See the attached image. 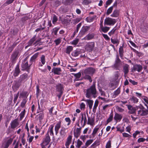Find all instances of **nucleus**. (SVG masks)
Returning <instances> with one entry per match:
<instances>
[{"label": "nucleus", "mask_w": 148, "mask_h": 148, "mask_svg": "<svg viewBox=\"0 0 148 148\" xmlns=\"http://www.w3.org/2000/svg\"><path fill=\"white\" fill-rule=\"evenodd\" d=\"M19 92H18L17 94H14V103H15L19 96Z\"/></svg>", "instance_id": "864d4df0"}, {"label": "nucleus", "mask_w": 148, "mask_h": 148, "mask_svg": "<svg viewBox=\"0 0 148 148\" xmlns=\"http://www.w3.org/2000/svg\"><path fill=\"white\" fill-rule=\"evenodd\" d=\"M111 147V141L109 140L106 143V148H110Z\"/></svg>", "instance_id": "4d7b16f0"}, {"label": "nucleus", "mask_w": 148, "mask_h": 148, "mask_svg": "<svg viewBox=\"0 0 148 148\" xmlns=\"http://www.w3.org/2000/svg\"><path fill=\"white\" fill-rule=\"evenodd\" d=\"M113 114L111 113L108 119L107 120V123H108L111 122L113 120Z\"/></svg>", "instance_id": "a19ab883"}, {"label": "nucleus", "mask_w": 148, "mask_h": 148, "mask_svg": "<svg viewBox=\"0 0 148 148\" xmlns=\"http://www.w3.org/2000/svg\"><path fill=\"white\" fill-rule=\"evenodd\" d=\"M122 135L123 137L125 138H130L131 137V135L125 132L122 133Z\"/></svg>", "instance_id": "6e6d98bb"}, {"label": "nucleus", "mask_w": 148, "mask_h": 148, "mask_svg": "<svg viewBox=\"0 0 148 148\" xmlns=\"http://www.w3.org/2000/svg\"><path fill=\"white\" fill-rule=\"evenodd\" d=\"M28 78L27 74L25 73L20 76L19 81L20 82H24L26 81Z\"/></svg>", "instance_id": "ddd939ff"}, {"label": "nucleus", "mask_w": 148, "mask_h": 148, "mask_svg": "<svg viewBox=\"0 0 148 148\" xmlns=\"http://www.w3.org/2000/svg\"><path fill=\"white\" fill-rule=\"evenodd\" d=\"M56 88L57 90L60 92L61 95L62 93V90L63 89V87L62 86L61 84H59L56 86Z\"/></svg>", "instance_id": "c85d7f7f"}, {"label": "nucleus", "mask_w": 148, "mask_h": 148, "mask_svg": "<svg viewBox=\"0 0 148 148\" xmlns=\"http://www.w3.org/2000/svg\"><path fill=\"white\" fill-rule=\"evenodd\" d=\"M21 85V82H20L19 81L18 82H16L14 85L13 86V87L14 88H15L16 90L18 89L19 87Z\"/></svg>", "instance_id": "72a5a7b5"}, {"label": "nucleus", "mask_w": 148, "mask_h": 148, "mask_svg": "<svg viewBox=\"0 0 148 148\" xmlns=\"http://www.w3.org/2000/svg\"><path fill=\"white\" fill-rule=\"evenodd\" d=\"M110 106V105L107 104L103 106V110L106 111L107 109L109 108Z\"/></svg>", "instance_id": "774afa93"}, {"label": "nucleus", "mask_w": 148, "mask_h": 148, "mask_svg": "<svg viewBox=\"0 0 148 148\" xmlns=\"http://www.w3.org/2000/svg\"><path fill=\"white\" fill-rule=\"evenodd\" d=\"M13 140V138H7L6 140L3 143V148H8L12 143Z\"/></svg>", "instance_id": "39448f33"}, {"label": "nucleus", "mask_w": 148, "mask_h": 148, "mask_svg": "<svg viewBox=\"0 0 148 148\" xmlns=\"http://www.w3.org/2000/svg\"><path fill=\"white\" fill-rule=\"evenodd\" d=\"M39 53L37 52L34 54L31 58L30 61L33 62H34L35 61V60L38 57Z\"/></svg>", "instance_id": "a878e982"}, {"label": "nucleus", "mask_w": 148, "mask_h": 148, "mask_svg": "<svg viewBox=\"0 0 148 148\" xmlns=\"http://www.w3.org/2000/svg\"><path fill=\"white\" fill-rule=\"evenodd\" d=\"M111 40L112 42L114 44L118 43L119 42L118 40H117L111 38Z\"/></svg>", "instance_id": "338daca9"}, {"label": "nucleus", "mask_w": 148, "mask_h": 148, "mask_svg": "<svg viewBox=\"0 0 148 148\" xmlns=\"http://www.w3.org/2000/svg\"><path fill=\"white\" fill-rule=\"evenodd\" d=\"M142 69V67L140 65L136 64L134 65L132 69V71L134 72L137 71L138 72H140Z\"/></svg>", "instance_id": "f8f14e48"}, {"label": "nucleus", "mask_w": 148, "mask_h": 148, "mask_svg": "<svg viewBox=\"0 0 148 148\" xmlns=\"http://www.w3.org/2000/svg\"><path fill=\"white\" fill-rule=\"evenodd\" d=\"M48 132L46 134L45 137L44 138L42 143L41 144L42 148H46V146L49 144L50 141V137L49 135Z\"/></svg>", "instance_id": "f03ea898"}, {"label": "nucleus", "mask_w": 148, "mask_h": 148, "mask_svg": "<svg viewBox=\"0 0 148 148\" xmlns=\"http://www.w3.org/2000/svg\"><path fill=\"white\" fill-rule=\"evenodd\" d=\"M83 75H84V78L85 79L88 80L90 82H92V79L91 77L89 75L84 74L83 73Z\"/></svg>", "instance_id": "7c9ffc66"}, {"label": "nucleus", "mask_w": 148, "mask_h": 148, "mask_svg": "<svg viewBox=\"0 0 148 148\" xmlns=\"http://www.w3.org/2000/svg\"><path fill=\"white\" fill-rule=\"evenodd\" d=\"M119 15L118 11L117 10H114L112 14L111 15V16L113 17H116Z\"/></svg>", "instance_id": "e433bc0d"}, {"label": "nucleus", "mask_w": 148, "mask_h": 148, "mask_svg": "<svg viewBox=\"0 0 148 148\" xmlns=\"http://www.w3.org/2000/svg\"><path fill=\"white\" fill-rule=\"evenodd\" d=\"M99 103L98 101L96 100L95 101L94 106L93 108V112H95Z\"/></svg>", "instance_id": "f704fd0d"}, {"label": "nucleus", "mask_w": 148, "mask_h": 148, "mask_svg": "<svg viewBox=\"0 0 148 148\" xmlns=\"http://www.w3.org/2000/svg\"><path fill=\"white\" fill-rule=\"evenodd\" d=\"M138 110V114L139 116H144L148 114V111L146 110H144L143 106H139V109Z\"/></svg>", "instance_id": "20e7f679"}, {"label": "nucleus", "mask_w": 148, "mask_h": 148, "mask_svg": "<svg viewBox=\"0 0 148 148\" xmlns=\"http://www.w3.org/2000/svg\"><path fill=\"white\" fill-rule=\"evenodd\" d=\"M94 37V35L93 34H89L86 36V39L87 40H89L92 39Z\"/></svg>", "instance_id": "58836bf2"}, {"label": "nucleus", "mask_w": 148, "mask_h": 148, "mask_svg": "<svg viewBox=\"0 0 148 148\" xmlns=\"http://www.w3.org/2000/svg\"><path fill=\"white\" fill-rule=\"evenodd\" d=\"M116 128L117 129V131H119L121 133H122L124 131V130L123 128L121 129V128L120 126H118L117 127H116Z\"/></svg>", "instance_id": "5fc2aeb1"}, {"label": "nucleus", "mask_w": 148, "mask_h": 148, "mask_svg": "<svg viewBox=\"0 0 148 148\" xmlns=\"http://www.w3.org/2000/svg\"><path fill=\"white\" fill-rule=\"evenodd\" d=\"M37 118L40 121L41 120L43 119L44 117V113L42 111L39 113L36 116Z\"/></svg>", "instance_id": "bb28decb"}, {"label": "nucleus", "mask_w": 148, "mask_h": 148, "mask_svg": "<svg viewBox=\"0 0 148 148\" xmlns=\"http://www.w3.org/2000/svg\"><path fill=\"white\" fill-rule=\"evenodd\" d=\"M120 90L119 88H118L114 92V95L115 96L118 95L120 93Z\"/></svg>", "instance_id": "13d9d810"}, {"label": "nucleus", "mask_w": 148, "mask_h": 148, "mask_svg": "<svg viewBox=\"0 0 148 148\" xmlns=\"http://www.w3.org/2000/svg\"><path fill=\"white\" fill-rule=\"evenodd\" d=\"M89 29V27L87 26H85L82 27V29L81 31L82 32H83L85 33V32L88 31Z\"/></svg>", "instance_id": "c03bdc74"}, {"label": "nucleus", "mask_w": 148, "mask_h": 148, "mask_svg": "<svg viewBox=\"0 0 148 148\" xmlns=\"http://www.w3.org/2000/svg\"><path fill=\"white\" fill-rule=\"evenodd\" d=\"M142 99L144 101V103L145 104H148V98L145 96H143L142 97Z\"/></svg>", "instance_id": "09e8293b"}, {"label": "nucleus", "mask_w": 148, "mask_h": 148, "mask_svg": "<svg viewBox=\"0 0 148 148\" xmlns=\"http://www.w3.org/2000/svg\"><path fill=\"white\" fill-rule=\"evenodd\" d=\"M140 132L138 131H136L135 133H134L133 134V136L134 138H135L136 137L137 135L139 134L140 133Z\"/></svg>", "instance_id": "69168bd1"}, {"label": "nucleus", "mask_w": 148, "mask_h": 148, "mask_svg": "<svg viewBox=\"0 0 148 148\" xmlns=\"http://www.w3.org/2000/svg\"><path fill=\"white\" fill-rule=\"evenodd\" d=\"M95 46V43L93 42H90L88 43L86 46V49L90 51L92 50Z\"/></svg>", "instance_id": "9b49d317"}, {"label": "nucleus", "mask_w": 148, "mask_h": 148, "mask_svg": "<svg viewBox=\"0 0 148 148\" xmlns=\"http://www.w3.org/2000/svg\"><path fill=\"white\" fill-rule=\"evenodd\" d=\"M81 128H77L74 131V136L76 138L80 135Z\"/></svg>", "instance_id": "f3484780"}, {"label": "nucleus", "mask_w": 148, "mask_h": 148, "mask_svg": "<svg viewBox=\"0 0 148 148\" xmlns=\"http://www.w3.org/2000/svg\"><path fill=\"white\" fill-rule=\"evenodd\" d=\"M61 38H59L56 40H55L54 42L55 43L56 45H57L59 44L61 41Z\"/></svg>", "instance_id": "3c124183"}, {"label": "nucleus", "mask_w": 148, "mask_h": 148, "mask_svg": "<svg viewBox=\"0 0 148 148\" xmlns=\"http://www.w3.org/2000/svg\"><path fill=\"white\" fill-rule=\"evenodd\" d=\"M65 120L66 122L68 123L67 124V125H69L71 122V121L69 118L66 117L65 118Z\"/></svg>", "instance_id": "bf43d9fd"}, {"label": "nucleus", "mask_w": 148, "mask_h": 148, "mask_svg": "<svg viewBox=\"0 0 148 148\" xmlns=\"http://www.w3.org/2000/svg\"><path fill=\"white\" fill-rule=\"evenodd\" d=\"M79 54V52L77 51H74L71 53V55L72 56L74 57L77 56Z\"/></svg>", "instance_id": "37998d69"}, {"label": "nucleus", "mask_w": 148, "mask_h": 148, "mask_svg": "<svg viewBox=\"0 0 148 148\" xmlns=\"http://www.w3.org/2000/svg\"><path fill=\"white\" fill-rule=\"evenodd\" d=\"M25 113V110H24L20 114V119L21 120L24 117Z\"/></svg>", "instance_id": "603ef678"}, {"label": "nucleus", "mask_w": 148, "mask_h": 148, "mask_svg": "<svg viewBox=\"0 0 148 148\" xmlns=\"http://www.w3.org/2000/svg\"><path fill=\"white\" fill-rule=\"evenodd\" d=\"M20 71L18 66H17L15 70L13 71V75L15 77L19 75Z\"/></svg>", "instance_id": "412c9836"}, {"label": "nucleus", "mask_w": 148, "mask_h": 148, "mask_svg": "<svg viewBox=\"0 0 148 148\" xmlns=\"http://www.w3.org/2000/svg\"><path fill=\"white\" fill-rule=\"evenodd\" d=\"M95 120L92 117H88L87 123L91 126H93L95 124Z\"/></svg>", "instance_id": "5701e85b"}, {"label": "nucleus", "mask_w": 148, "mask_h": 148, "mask_svg": "<svg viewBox=\"0 0 148 148\" xmlns=\"http://www.w3.org/2000/svg\"><path fill=\"white\" fill-rule=\"evenodd\" d=\"M127 106L129 110V113L132 114L135 113L136 111L138 110L139 108V106L133 107L131 105H127Z\"/></svg>", "instance_id": "423d86ee"}, {"label": "nucleus", "mask_w": 148, "mask_h": 148, "mask_svg": "<svg viewBox=\"0 0 148 148\" xmlns=\"http://www.w3.org/2000/svg\"><path fill=\"white\" fill-rule=\"evenodd\" d=\"M27 101L26 99H23L21 103V106L22 107H23L26 103Z\"/></svg>", "instance_id": "680f3d73"}, {"label": "nucleus", "mask_w": 148, "mask_h": 148, "mask_svg": "<svg viewBox=\"0 0 148 148\" xmlns=\"http://www.w3.org/2000/svg\"><path fill=\"white\" fill-rule=\"evenodd\" d=\"M82 100L86 102L87 105L88 106L90 110L92 109L93 103V101L92 100L90 99L84 100L83 99Z\"/></svg>", "instance_id": "2eb2a0df"}, {"label": "nucleus", "mask_w": 148, "mask_h": 148, "mask_svg": "<svg viewBox=\"0 0 148 148\" xmlns=\"http://www.w3.org/2000/svg\"><path fill=\"white\" fill-rule=\"evenodd\" d=\"M115 19L108 17L106 18L104 20V24L109 25H113L116 23Z\"/></svg>", "instance_id": "7ed1b4c3"}, {"label": "nucleus", "mask_w": 148, "mask_h": 148, "mask_svg": "<svg viewBox=\"0 0 148 148\" xmlns=\"http://www.w3.org/2000/svg\"><path fill=\"white\" fill-rule=\"evenodd\" d=\"M84 121V125L86 123L87 120L86 116L85 114H82V117L81 122L82 123L83 121Z\"/></svg>", "instance_id": "b1692460"}, {"label": "nucleus", "mask_w": 148, "mask_h": 148, "mask_svg": "<svg viewBox=\"0 0 148 148\" xmlns=\"http://www.w3.org/2000/svg\"><path fill=\"white\" fill-rule=\"evenodd\" d=\"M131 128L130 126H128L126 127L125 130L126 131L130 133V131H131Z\"/></svg>", "instance_id": "0e129e2a"}, {"label": "nucleus", "mask_w": 148, "mask_h": 148, "mask_svg": "<svg viewBox=\"0 0 148 148\" xmlns=\"http://www.w3.org/2000/svg\"><path fill=\"white\" fill-rule=\"evenodd\" d=\"M60 28L58 27H56L53 29L52 33H53L55 35H57V32L59 29Z\"/></svg>", "instance_id": "8fccbe9b"}, {"label": "nucleus", "mask_w": 148, "mask_h": 148, "mask_svg": "<svg viewBox=\"0 0 148 148\" xmlns=\"http://www.w3.org/2000/svg\"><path fill=\"white\" fill-rule=\"evenodd\" d=\"M122 118V116L121 114H119L117 113L115 114L114 116V119L116 122H119Z\"/></svg>", "instance_id": "a211bd4d"}, {"label": "nucleus", "mask_w": 148, "mask_h": 148, "mask_svg": "<svg viewBox=\"0 0 148 148\" xmlns=\"http://www.w3.org/2000/svg\"><path fill=\"white\" fill-rule=\"evenodd\" d=\"M53 126L52 125H50L49 127V131L50 132V134L51 136L53 135Z\"/></svg>", "instance_id": "c9c22d12"}, {"label": "nucleus", "mask_w": 148, "mask_h": 148, "mask_svg": "<svg viewBox=\"0 0 148 148\" xmlns=\"http://www.w3.org/2000/svg\"><path fill=\"white\" fill-rule=\"evenodd\" d=\"M40 61L42 64L40 62L38 64V66H42L43 65H44L45 62V56L44 55H42L40 58Z\"/></svg>", "instance_id": "aec40b11"}, {"label": "nucleus", "mask_w": 148, "mask_h": 148, "mask_svg": "<svg viewBox=\"0 0 148 148\" xmlns=\"http://www.w3.org/2000/svg\"><path fill=\"white\" fill-rule=\"evenodd\" d=\"M121 77L122 76H121L120 73L117 71L114 73L113 79L114 81L118 83L120 81Z\"/></svg>", "instance_id": "0eeeda50"}, {"label": "nucleus", "mask_w": 148, "mask_h": 148, "mask_svg": "<svg viewBox=\"0 0 148 148\" xmlns=\"http://www.w3.org/2000/svg\"><path fill=\"white\" fill-rule=\"evenodd\" d=\"M99 127L98 126H96L94 129L92 134L93 137H94L95 134L99 130Z\"/></svg>", "instance_id": "cd10ccee"}, {"label": "nucleus", "mask_w": 148, "mask_h": 148, "mask_svg": "<svg viewBox=\"0 0 148 148\" xmlns=\"http://www.w3.org/2000/svg\"><path fill=\"white\" fill-rule=\"evenodd\" d=\"M61 127V122H58L56 124L55 126V130L56 132V134L58 133V131Z\"/></svg>", "instance_id": "393cba45"}, {"label": "nucleus", "mask_w": 148, "mask_h": 148, "mask_svg": "<svg viewBox=\"0 0 148 148\" xmlns=\"http://www.w3.org/2000/svg\"><path fill=\"white\" fill-rule=\"evenodd\" d=\"M73 50V47L72 46H68L66 50V53L67 54H70L71 52Z\"/></svg>", "instance_id": "473e14b6"}, {"label": "nucleus", "mask_w": 148, "mask_h": 148, "mask_svg": "<svg viewBox=\"0 0 148 148\" xmlns=\"http://www.w3.org/2000/svg\"><path fill=\"white\" fill-rule=\"evenodd\" d=\"M129 66L126 64L124 65L123 68V71L124 73V76L126 77L127 74L128 73L129 71Z\"/></svg>", "instance_id": "dca6fc26"}, {"label": "nucleus", "mask_w": 148, "mask_h": 148, "mask_svg": "<svg viewBox=\"0 0 148 148\" xmlns=\"http://www.w3.org/2000/svg\"><path fill=\"white\" fill-rule=\"evenodd\" d=\"M130 100L132 103H136L138 102V99L136 97L132 96L130 98Z\"/></svg>", "instance_id": "c756f323"}, {"label": "nucleus", "mask_w": 148, "mask_h": 148, "mask_svg": "<svg viewBox=\"0 0 148 148\" xmlns=\"http://www.w3.org/2000/svg\"><path fill=\"white\" fill-rule=\"evenodd\" d=\"M80 108L82 110H84L86 106L85 104L83 103H81L80 104Z\"/></svg>", "instance_id": "052dcab7"}, {"label": "nucleus", "mask_w": 148, "mask_h": 148, "mask_svg": "<svg viewBox=\"0 0 148 148\" xmlns=\"http://www.w3.org/2000/svg\"><path fill=\"white\" fill-rule=\"evenodd\" d=\"M79 42V39L76 38L75 40L70 42V44L74 45H76L78 44Z\"/></svg>", "instance_id": "4c0bfd02"}, {"label": "nucleus", "mask_w": 148, "mask_h": 148, "mask_svg": "<svg viewBox=\"0 0 148 148\" xmlns=\"http://www.w3.org/2000/svg\"><path fill=\"white\" fill-rule=\"evenodd\" d=\"M35 36L33 37L29 42L28 45L29 46L31 45L36 40Z\"/></svg>", "instance_id": "79ce46f5"}, {"label": "nucleus", "mask_w": 148, "mask_h": 148, "mask_svg": "<svg viewBox=\"0 0 148 148\" xmlns=\"http://www.w3.org/2000/svg\"><path fill=\"white\" fill-rule=\"evenodd\" d=\"M27 57L25 58L22 62L21 66L23 70L27 69L29 68V66L28 65L27 60Z\"/></svg>", "instance_id": "6e6552de"}, {"label": "nucleus", "mask_w": 148, "mask_h": 148, "mask_svg": "<svg viewBox=\"0 0 148 148\" xmlns=\"http://www.w3.org/2000/svg\"><path fill=\"white\" fill-rule=\"evenodd\" d=\"M19 125V123L16 119L12 121L10 123V127L12 129H14L17 127Z\"/></svg>", "instance_id": "9d476101"}, {"label": "nucleus", "mask_w": 148, "mask_h": 148, "mask_svg": "<svg viewBox=\"0 0 148 148\" xmlns=\"http://www.w3.org/2000/svg\"><path fill=\"white\" fill-rule=\"evenodd\" d=\"M97 93L95 85H93L86 90L85 96L87 98H95L97 97Z\"/></svg>", "instance_id": "f257e3e1"}, {"label": "nucleus", "mask_w": 148, "mask_h": 148, "mask_svg": "<svg viewBox=\"0 0 148 148\" xmlns=\"http://www.w3.org/2000/svg\"><path fill=\"white\" fill-rule=\"evenodd\" d=\"M100 28L102 31L104 33H106L109 29V27H103V26Z\"/></svg>", "instance_id": "ea45409f"}, {"label": "nucleus", "mask_w": 148, "mask_h": 148, "mask_svg": "<svg viewBox=\"0 0 148 148\" xmlns=\"http://www.w3.org/2000/svg\"><path fill=\"white\" fill-rule=\"evenodd\" d=\"M146 140V139L143 138H139L138 139L137 142L138 143L143 142Z\"/></svg>", "instance_id": "e2e57ef3"}, {"label": "nucleus", "mask_w": 148, "mask_h": 148, "mask_svg": "<svg viewBox=\"0 0 148 148\" xmlns=\"http://www.w3.org/2000/svg\"><path fill=\"white\" fill-rule=\"evenodd\" d=\"M96 15H94L92 16H89L86 18V20L88 22H91L96 19Z\"/></svg>", "instance_id": "4be33fe9"}, {"label": "nucleus", "mask_w": 148, "mask_h": 148, "mask_svg": "<svg viewBox=\"0 0 148 148\" xmlns=\"http://www.w3.org/2000/svg\"><path fill=\"white\" fill-rule=\"evenodd\" d=\"M14 0H7L6 2L3 4L4 6L7 5L12 3Z\"/></svg>", "instance_id": "de8ad7c7"}, {"label": "nucleus", "mask_w": 148, "mask_h": 148, "mask_svg": "<svg viewBox=\"0 0 148 148\" xmlns=\"http://www.w3.org/2000/svg\"><path fill=\"white\" fill-rule=\"evenodd\" d=\"M113 10V6H112L109 8L107 10L106 14L109 15L112 12Z\"/></svg>", "instance_id": "49530a36"}, {"label": "nucleus", "mask_w": 148, "mask_h": 148, "mask_svg": "<svg viewBox=\"0 0 148 148\" xmlns=\"http://www.w3.org/2000/svg\"><path fill=\"white\" fill-rule=\"evenodd\" d=\"M82 142L79 139L77 140L76 144V147L77 148H80L81 146L82 145Z\"/></svg>", "instance_id": "2f4dec72"}, {"label": "nucleus", "mask_w": 148, "mask_h": 148, "mask_svg": "<svg viewBox=\"0 0 148 148\" xmlns=\"http://www.w3.org/2000/svg\"><path fill=\"white\" fill-rule=\"evenodd\" d=\"M61 70L60 68H54L52 69V72H53L55 74L60 75Z\"/></svg>", "instance_id": "6ab92c4d"}, {"label": "nucleus", "mask_w": 148, "mask_h": 148, "mask_svg": "<svg viewBox=\"0 0 148 148\" xmlns=\"http://www.w3.org/2000/svg\"><path fill=\"white\" fill-rule=\"evenodd\" d=\"M18 55V51L14 52L12 54L11 60L13 63H14L16 60L17 59Z\"/></svg>", "instance_id": "4468645a"}, {"label": "nucleus", "mask_w": 148, "mask_h": 148, "mask_svg": "<svg viewBox=\"0 0 148 148\" xmlns=\"http://www.w3.org/2000/svg\"><path fill=\"white\" fill-rule=\"evenodd\" d=\"M95 71L94 69L91 67H90L85 69L84 72V73L91 75L93 74Z\"/></svg>", "instance_id": "1a4fd4ad"}, {"label": "nucleus", "mask_w": 148, "mask_h": 148, "mask_svg": "<svg viewBox=\"0 0 148 148\" xmlns=\"http://www.w3.org/2000/svg\"><path fill=\"white\" fill-rule=\"evenodd\" d=\"M93 141V140H88L85 143V145L87 147L92 143Z\"/></svg>", "instance_id": "a18cd8bd"}]
</instances>
